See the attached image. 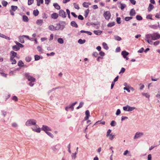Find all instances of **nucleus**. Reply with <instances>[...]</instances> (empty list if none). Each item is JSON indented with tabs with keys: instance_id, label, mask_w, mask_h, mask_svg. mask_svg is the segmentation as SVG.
I'll return each instance as SVG.
<instances>
[{
	"instance_id": "nucleus-24",
	"label": "nucleus",
	"mask_w": 160,
	"mask_h": 160,
	"mask_svg": "<svg viewBox=\"0 0 160 160\" xmlns=\"http://www.w3.org/2000/svg\"><path fill=\"white\" fill-rule=\"evenodd\" d=\"M24 37H23V35L22 36H20L19 37V41L21 43H23L24 42V40L23 39Z\"/></svg>"
},
{
	"instance_id": "nucleus-21",
	"label": "nucleus",
	"mask_w": 160,
	"mask_h": 160,
	"mask_svg": "<svg viewBox=\"0 0 160 160\" xmlns=\"http://www.w3.org/2000/svg\"><path fill=\"white\" fill-rule=\"evenodd\" d=\"M53 6L57 10H59L60 9V7L57 3H54Z\"/></svg>"
},
{
	"instance_id": "nucleus-63",
	"label": "nucleus",
	"mask_w": 160,
	"mask_h": 160,
	"mask_svg": "<svg viewBox=\"0 0 160 160\" xmlns=\"http://www.w3.org/2000/svg\"><path fill=\"white\" fill-rule=\"evenodd\" d=\"M98 55V53L97 52H93L92 55L95 57H97Z\"/></svg>"
},
{
	"instance_id": "nucleus-26",
	"label": "nucleus",
	"mask_w": 160,
	"mask_h": 160,
	"mask_svg": "<svg viewBox=\"0 0 160 160\" xmlns=\"http://www.w3.org/2000/svg\"><path fill=\"white\" fill-rule=\"evenodd\" d=\"M154 6H153L152 4L151 3L149 4V6L148 8V9L149 11H151L153 8Z\"/></svg>"
},
{
	"instance_id": "nucleus-5",
	"label": "nucleus",
	"mask_w": 160,
	"mask_h": 160,
	"mask_svg": "<svg viewBox=\"0 0 160 160\" xmlns=\"http://www.w3.org/2000/svg\"><path fill=\"white\" fill-rule=\"evenodd\" d=\"M103 15L105 19L107 20H108L110 19L111 16L110 12L109 11L105 12L104 13Z\"/></svg>"
},
{
	"instance_id": "nucleus-32",
	"label": "nucleus",
	"mask_w": 160,
	"mask_h": 160,
	"mask_svg": "<svg viewBox=\"0 0 160 160\" xmlns=\"http://www.w3.org/2000/svg\"><path fill=\"white\" fill-rule=\"evenodd\" d=\"M115 135H113L112 133H111L109 134V135L108 137H109V138L111 140H112L115 137Z\"/></svg>"
},
{
	"instance_id": "nucleus-23",
	"label": "nucleus",
	"mask_w": 160,
	"mask_h": 160,
	"mask_svg": "<svg viewBox=\"0 0 160 160\" xmlns=\"http://www.w3.org/2000/svg\"><path fill=\"white\" fill-rule=\"evenodd\" d=\"M0 37H1L2 38H5L7 39H8L9 40L10 39V38L9 37H7V36H5V35L2 34L1 33L0 34Z\"/></svg>"
},
{
	"instance_id": "nucleus-55",
	"label": "nucleus",
	"mask_w": 160,
	"mask_h": 160,
	"mask_svg": "<svg viewBox=\"0 0 160 160\" xmlns=\"http://www.w3.org/2000/svg\"><path fill=\"white\" fill-rule=\"evenodd\" d=\"M111 131L110 129H109L108 130L107 133V135L106 136L107 137H108L109 136V134H110V133L111 132Z\"/></svg>"
},
{
	"instance_id": "nucleus-12",
	"label": "nucleus",
	"mask_w": 160,
	"mask_h": 160,
	"mask_svg": "<svg viewBox=\"0 0 160 160\" xmlns=\"http://www.w3.org/2000/svg\"><path fill=\"white\" fill-rule=\"evenodd\" d=\"M58 17V14L57 13H53L51 15V17L52 18L56 19Z\"/></svg>"
},
{
	"instance_id": "nucleus-37",
	"label": "nucleus",
	"mask_w": 160,
	"mask_h": 160,
	"mask_svg": "<svg viewBox=\"0 0 160 160\" xmlns=\"http://www.w3.org/2000/svg\"><path fill=\"white\" fill-rule=\"evenodd\" d=\"M58 43L60 44H62L63 43V39L61 38H59L58 39Z\"/></svg>"
},
{
	"instance_id": "nucleus-7",
	"label": "nucleus",
	"mask_w": 160,
	"mask_h": 160,
	"mask_svg": "<svg viewBox=\"0 0 160 160\" xmlns=\"http://www.w3.org/2000/svg\"><path fill=\"white\" fill-rule=\"evenodd\" d=\"M59 15L60 16L62 17L63 18H65L66 17V12L62 9L59 10Z\"/></svg>"
},
{
	"instance_id": "nucleus-57",
	"label": "nucleus",
	"mask_w": 160,
	"mask_h": 160,
	"mask_svg": "<svg viewBox=\"0 0 160 160\" xmlns=\"http://www.w3.org/2000/svg\"><path fill=\"white\" fill-rule=\"evenodd\" d=\"M125 69L123 68H122L120 72H119V73L120 74L121 73H124L125 71Z\"/></svg>"
},
{
	"instance_id": "nucleus-41",
	"label": "nucleus",
	"mask_w": 160,
	"mask_h": 160,
	"mask_svg": "<svg viewBox=\"0 0 160 160\" xmlns=\"http://www.w3.org/2000/svg\"><path fill=\"white\" fill-rule=\"evenodd\" d=\"M120 5H121V10H122L123 9H124V8H125L126 6V4H123V3H121L120 4Z\"/></svg>"
},
{
	"instance_id": "nucleus-40",
	"label": "nucleus",
	"mask_w": 160,
	"mask_h": 160,
	"mask_svg": "<svg viewBox=\"0 0 160 160\" xmlns=\"http://www.w3.org/2000/svg\"><path fill=\"white\" fill-rule=\"evenodd\" d=\"M24 63L22 62L20 60L18 62V65L20 67H22L23 66Z\"/></svg>"
},
{
	"instance_id": "nucleus-51",
	"label": "nucleus",
	"mask_w": 160,
	"mask_h": 160,
	"mask_svg": "<svg viewBox=\"0 0 160 160\" xmlns=\"http://www.w3.org/2000/svg\"><path fill=\"white\" fill-rule=\"evenodd\" d=\"M116 122L114 121H112L110 123V125L112 126H115L116 125Z\"/></svg>"
},
{
	"instance_id": "nucleus-61",
	"label": "nucleus",
	"mask_w": 160,
	"mask_h": 160,
	"mask_svg": "<svg viewBox=\"0 0 160 160\" xmlns=\"http://www.w3.org/2000/svg\"><path fill=\"white\" fill-rule=\"evenodd\" d=\"M89 12V10L88 9H87L86 11H85V16L86 17H87Z\"/></svg>"
},
{
	"instance_id": "nucleus-31",
	"label": "nucleus",
	"mask_w": 160,
	"mask_h": 160,
	"mask_svg": "<svg viewBox=\"0 0 160 160\" xmlns=\"http://www.w3.org/2000/svg\"><path fill=\"white\" fill-rule=\"evenodd\" d=\"M102 46H103V48L106 49L108 50V47L106 43L105 42H103L102 44Z\"/></svg>"
},
{
	"instance_id": "nucleus-56",
	"label": "nucleus",
	"mask_w": 160,
	"mask_h": 160,
	"mask_svg": "<svg viewBox=\"0 0 160 160\" xmlns=\"http://www.w3.org/2000/svg\"><path fill=\"white\" fill-rule=\"evenodd\" d=\"M78 19L81 20H83L84 19V18H83V16L81 15H79L78 16Z\"/></svg>"
},
{
	"instance_id": "nucleus-46",
	"label": "nucleus",
	"mask_w": 160,
	"mask_h": 160,
	"mask_svg": "<svg viewBox=\"0 0 160 160\" xmlns=\"http://www.w3.org/2000/svg\"><path fill=\"white\" fill-rule=\"evenodd\" d=\"M49 136L50 137H51V138H53V134L51 133V132H46Z\"/></svg>"
},
{
	"instance_id": "nucleus-25",
	"label": "nucleus",
	"mask_w": 160,
	"mask_h": 160,
	"mask_svg": "<svg viewBox=\"0 0 160 160\" xmlns=\"http://www.w3.org/2000/svg\"><path fill=\"white\" fill-rule=\"evenodd\" d=\"M12 49L14 50L17 51L18 50L20 49V48L17 45H14L13 46Z\"/></svg>"
},
{
	"instance_id": "nucleus-44",
	"label": "nucleus",
	"mask_w": 160,
	"mask_h": 160,
	"mask_svg": "<svg viewBox=\"0 0 160 160\" xmlns=\"http://www.w3.org/2000/svg\"><path fill=\"white\" fill-rule=\"evenodd\" d=\"M152 17V15L151 14H148L146 18L148 19H150L152 20L153 19Z\"/></svg>"
},
{
	"instance_id": "nucleus-38",
	"label": "nucleus",
	"mask_w": 160,
	"mask_h": 160,
	"mask_svg": "<svg viewBox=\"0 0 160 160\" xmlns=\"http://www.w3.org/2000/svg\"><path fill=\"white\" fill-rule=\"evenodd\" d=\"M83 104L84 103L83 102H80V103H79V106L77 108V109H78L82 107L83 105Z\"/></svg>"
},
{
	"instance_id": "nucleus-18",
	"label": "nucleus",
	"mask_w": 160,
	"mask_h": 160,
	"mask_svg": "<svg viewBox=\"0 0 160 160\" xmlns=\"http://www.w3.org/2000/svg\"><path fill=\"white\" fill-rule=\"evenodd\" d=\"M10 61L12 64H15L16 63V61L14 59V58H10Z\"/></svg>"
},
{
	"instance_id": "nucleus-59",
	"label": "nucleus",
	"mask_w": 160,
	"mask_h": 160,
	"mask_svg": "<svg viewBox=\"0 0 160 160\" xmlns=\"http://www.w3.org/2000/svg\"><path fill=\"white\" fill-rule=\"evenodd\" d=\"M128 105H127L126 106H124L123 107V109L125 111H128Z\"/></svg>"
},
{
	"instance_id": "nucleus-27",
	"label": "nucleus",
	"mask_w": 160,
	"mask_h": 160,
	"mask_svg": "<svg viewBox=\"0 0 160 160\" xmlns=\"http://www.w3.org/2000/svg\"><path fill=\"white\" fill-rule=\"evenodd\" d=\"M33 14L35 16H38L39 14L38 11L37 9L34 10L33 12Z\"/></svg>"
},
{
	"instance_id": "nucleus-6",
	"label": "nucleus",
	"mask_w": 160,
	"mask_h": 160,
	"mask_svg": "<svg viewBox=\"0 0 160 160\" xmlns=\"http://www.w3.org/2000/svg\"><path fill=\"white\" fill-rule=\"evenodd\" d=\"M25 75L27 78V79L29 81H35V79L34 78L29 75V73H25Z\"/></svg>"
},
{
	"instance_id": "nucleus-3",
	"label": "nucleus",
	"mask_w": 160,
	"mask_h": 160,
	"mask_svg": "<svg viewBox=\"0 0 160 160\" xmlns=\"http://www.w3.org/2000/svg\"><path fill=\"white\" fill-rule=\"evenodd\" d=\"M145 40L148 43L151 45L152 44V34H148L145 36Z\"/></svg>"
},
{
	"instance_id": "nucleus-64",
	"label": "nucleus",
	"mask_w": 160,
	"mask_h": 160,
	"mask_svg": "<svg viewBox=\"0 0 160 160\" xmlns=\"http://www.w3.org/2000/svg\"><path fill=\"white\" fill-rule=\"evenodd\" d=\"M121 18H117V22L118 24H120L121 22L120 21Z\"/></svg>"
},
{
	"instance_id": "nucleus-29",
	"label": "nucleus",
	"mask_w": 160,
	"mask_h": 160,
	"mask_svg": "<svg viewBox=\"0 0 160 160\" xmlns=\"http://www.w3.org/2000/svg\"><path fill=\"white\" fill-rule=\"evenodd\" d=\"M78 43L80 44H82L86 42V40L85 39L82 40L81 39H79L78 40Z\"/></svg>"
},
{
	"instance_id": "nucleus-60",
	"label": "nucleus",
	"mask_w": 160,
	"mask_h": 160,
	"mask_svg": "<svg viewBox=\"0 0 160 160\" xmlns=\"http://www.w3.org/2000/svg\"><path fill=\"white\" fill-rule=\"evenodd\" d=\"M130 2L133 5H135L136 2L135 0H130Z\"/></svg>"
},
{
	"instance_id": "nucleus-33",
	"label": "nucleus",
	"mask_w": 160,
	"mask_h": 160,
	"mask_svg": "<svg viewBox=\"0 0 160 160\" xmlns=\"http://www.w3.org/2000/svg\"><path fill=\"white\" fill-rule=\"evenodd\" d=\"M93 32L95 34L97 35H99L102 33L101 31H98V30H95Z\"/></svg>"
},
{
	"instance_id": "nucleus-52",
	"label": "nucleus",
	"mask_w": 160,
	"mask_h": 160,
	"mask_svg": "<svg viewBox=\"0 0 160 160\" xmlns=\"http://www.w3.org/2000/svg\"><path fill=\"white\" fill-rule=\"evenodd\" d=\"M31 58L30 57H28L26 58V60L28 62H30L31 61Z\"/></svg>"
},
{
	"instance_id": "nucleus-8",
	"label": "nucleus",
	"mask_w": 160,
	"mask_h": 160,
	"mask_svg": "<svg viewBox=\"0 0 160 160\" xmlns=\"http://www.w3.org/2000/svg\"><path fill=\"white\" fill-rule=\"evenodd\" d=\"M143 135V134L142 132H137L134 137V139H135L136 138H138L142 136Z\"/></svg>"
},
{
	"instance_id": "nucleus-54",
	"label": "nucleus",
	"mask_w": 160,
	"mask_h": 160,
	"mask_svg": "<svg viewBox=\"0 0 160 160\" xmlns=\"http://www.w3.org/2000/svg\"><path fill=\"white\" fill-rule=\"evenodd\" d=\"M115 39L118 41H120L121 40V38L119 36H116L115 37Z\"/></svg>"
},
{
	"instance_id": "nucleus-53",
	"label": "nucleus",
	"mask_w": 160,
	"mask_h": 160,
	"mask_svg": "<svg viewBox=\"0 0 160 160\" xmlns=\"http://www.w3.org/2000/svg\"><path fill=\"white\" fill-rule=\"evenodd\" d=\"M132 18L131 17H126L125 18V21H129L130 20L132 19Z\"/></svg>"
},
{
	"instance_id": "nucleus-20",
	"label": "nucleus",
	"mask_w": 160,
	"mask_h": 160,
	"mask_svg": "<svg viewBox=\"0 0 160 160\" xmlns=\"http://www.w3.org/2000/svg\"><path fill=\"white\" fill-rule=\"evenodd\" d=\"M43 22V21L42 19L38 20L36 22V23L39 25L41 26Z\"/></svg>"
},
{
	"instance_id": "nucleus-49",
	"label": "nucleus",
	"mask_w": 160,
	"mask_h": 160,
	"mask_svg": "<svg viewBox=\"0 0 160 160\" xmlns=\"http://www.w3.org/2000/svg\"><path fill=\"white\" fill-rule=\"evenodd\" d=\"M35 59L36 61H37L40 59V57L37 55H36L34 56Z\"/></svg>"
},
{
	"instance_id": "nucleus-50",
	"label": "nucleus",
	"mask_w": 160,
	"mask_h": 160,
	"mask_svg": "<svg viewBox=\"0 0 160 160\" xmlns=\"http://www.w3.org/2000/svg\"><path fill=\"white\" fill-rule=\"evenodd\" d=\"M34 0H28V5H31L33 2Z\"/></svg>"
},
{
	"instance_id": "nucleus-28",
	"label": "nucleus",
	"mask_w": 160,
	"mask_h": 160,
	"mask_svg": "<svg viewBox=\"0 0 160 160\" xmlns=\"http://www.w3.org/2000/svg\"><path fill=\"white\" fill-rule=\"evenodd\" d=\"M11 10L14 12L18 9V7L17 6L12 5L11 6Z\"/></svg>"
},
{
	"instance_id": "nucleus-19",
	"label": "nucleus",
	"mask_w": 160,
	"mask_h": 160,
	"mask_svg": "<svg viewBox=\"0 0 160 160\" xmlns=\"http://www.w3.org/2000/svg\"><path fill=\"white\" fill-rule=\"evenodd\" d=\"M91 3L89 2H84L82 4V5L83 7L85 8H88L89 5H90Z\"/></svg>"
},
{
	"instance_id": "nucleus-11",
	"label": "nucleus",
	"mask_w": 160,
	"mask_h": 160,
	"mask_svg": "<svg viewBox=\"0 0 160 160\" xmlns=\"http://www.w3.org/2000/svg\"><path fill=\"white\" fill-rule=\"evenodd\" d=\"M17 53L13 51H11L10 53V58H14L17 57Z\"/></svg>"
},
{
	"instance_id": "nucleus-58",
	"label": "nucleus",
	"mask_w": 160,
	"mask_h": 160,
	"mask_svg": "<svg viewBox=\"0 0 160 160\" xmlns=\"http://www.w3.org/2000/svg\"><path fill=\"white\" fill-rule=\"evenodd\" d=\"M35 81H31V82H29V85L31 86H32L34 84V82Z\"/></svg>"
},
{
	"instance_id": "nucleus-45",
	"label": "nucleus",
	"mask_w": 160,
	"mask_h": 160,
	"mask_svg": "<svg viewBox=\"0 0 160 160\" xmlns=\"http://www.w3.org/2000/svg\"><path fill=\"white\" fill-rule=\"evenodd\" d=\"M12 99L15 102L17 101L18 100V98L15 96H13L12 98Z\"/></svg>"
},
{
	"instance_id": "nucleus-1",
	"label": "nucleus",
	"mask_w": 160,
	"mask_h": 160,
	"mask_svg": "<svg viewBox=\"0 0 160 160\" xmlns=\"http://www.w3.org/2000/svg\"><path fill=\"white\" fill-rule=\"evenodd\" d=\"M61 25L60 23H57V26L54 27L53 25H51L48 26V29L51 31H55L59 30L61 28Z\"/></svg>"
},
{
	"instance_id": "nucleus-35",
	"label": "nucleus",
	"mask_w": 160,
	"mask_h": 160,
	"mask_svg": "<svg viewBox=\"0 0 160 160\" xmlns=\"http://www.w3.org/2000/svg\"><path fill=\"white\" fill-rule=\"evenodd\" d=\"M73 5L74 7V8L77 9H79L80 8L79 7V5L78 4H77L76 3H73Z\"/></svg>"
},
{
	"instance_id": "nucleus-4",
	"label": "nucleus",
	"mask_w": 160,
	"mask_h": 160,
	"mask_svg": "<svg viewBox=\"0 0 160 160\" xmlns=\"http://www.w3.org/2000/svg\"><path fill=\"white\" fill-rule=\"evenodd\" d=\"M160 38V35L157 33H154L152 34V40H155Z\"/></svg>"
},
{
	"instance_id": "nucleus-13",
	"label": "nucleus",
	"mask_w": 160,
	"mask_h": 160,
	"mask_svg": "<svg viewBox=\"0 0 160 160\" xmlns=\"http://www.w3.org/2000/svg\"><path fill=\"white\" fill-rule=\"evenodd\" d=\"M86 117L84 118V119L85 120H88L89 117L90 116L89 115V111L88 110H87L85 112Z\"/></svg>"
},
{
	"instance_id": "nucleus-39",
	"label": "nucleus",
	"mask_w": 160,
	"mask_h": 160,
	"mask_svg": "<svg viewBox=\"0 0 160 160\" xmlns=\"http://www.w3.org/2000/svg\"><path fill=\"white\" fill-rule=\"evenodd\" d=\"M136 18L139 21L141 20L142 19V17L141 16L139 15H137L136 16Z\"/></svg>"
},
{
	"instance_id": "nucleus-16",
	"label": "nucleus",
	"mask_w": 160,
	"mask_h": 160,
	"mask_svg": "<svg viewBox=\"0 0 160 160\" xmlns=\"http://www.w3.org/2000/svg\"><path fill=\"white\" fill-rule=\"evenodd\" d=\"M22 20L24 22H28L29 20V19L27 16L26 15H23L22 16Z\"/></svg>"
},
{
	"instance_id": "nucleus-14",
	"label": "nucleus",
	"mask_w": 160,
	"mask_h": 160,
	"mask_svg": "<svg viewBox=\"0 0 160 160\" xmlns=\"http://www.w3.org/2000/svg\"><path fill=\"white\" fill-rule=\"evenodd\" d=\"M135 13L136 12L135 10L133 8L132 9L130 10L129 15L131 16H134L135 15Z\"/></svg>"
},
{
	"instance_id": "nucleus-47",
	"label": "nucleus",
	"mask_w": 160,
	"mask_h": 160,
	"mask_svg": "<svg viewBox=\"0 0 160 160\" xmlns=\"http://www.w3.org/2000/svg\"><path fill=\"white\" fill-rule=\"evenodd\" d=\"M160 43V41H157L153 43V45L155 46L158 45Z\"/></svg>"
},
{
	"instance_id": "nucleus-17",
	"label": "nucleus",
	"mask_w": 160,
	"mask_h": 160,
	"mask_svg": "<svg viewBox=\"0 0 160 160\" xmlns=\"http://www.w3.org/2000/svg\"><path fill=\"white\" fill-rule=\"evenodd\" d=\"M71 25L72 26L75 28L78 27V25L74 21H72L71 22Z\"/></svg>"
},
{
	"instance_id": "nucleus-30",
	"label": "nucleus",
	"mask_w": 160,
	"mask_h": 160,
	"mask_svg": "<svg viewBox=\"0 0 160 160\" xmlns=\"http://www.w3.org/2000/svg\"><path fill=\"white\" fill-rule=\"evenodd\" d=\"M37 5L38 6H40L41 4H42L43 2V0H37Z\"/></svg>"
},
{
	"instance_id": "nucleus-43",
	"label": "nucleus",
	"mask_w": 160,
	"mask_h": 160,
	"mask_svg": "<svg viewBox=\"0 0 160 160\" xmlns=\"http://www.w3.org/2000/svg\"><path fill=\"white\" fill-rule=\"evenodd\" d=\"M16 43L18 46L19 47V48H22L23 47V45L22 44L18 42H16Z\"/></svg>"
},
{
	"instance_id": "nucleus-62",
	"label": "nucleus",
	"mask_w": 160,
	"mask_h": 160,
	"mask_svg": "<svg viewBox=\"0 0 160 160\" xmlns=\"http://www.w3.org/2000/svg\"><path fill=\"white\" fill-rule=\"evenodd\" d=\"M120 113H121V111H120V110L119 109H117V112H116V114L117 115H118L120 114Z\"/></svg>"
},
{
	"instance_id": "nucleus-15",
	"label": "nucleus",
	"mask_w": 160,
	"mask_h": 160,
	"mask_svg": "<svg viewBox=\"0 0 160 160\" xmlns=\"http://www.w3.org/2000/svg\"><path fill=\"white\" fill-rule=\"evenodd\" d=\"M128 54L129 53L125 51H123L122 52V54L124 58H126V57H127V56L128 55Z\"/></svg>"
},
{
	"instance_id": "nucleus-22",
	"label": "nucleus",
	"mask_w": 160,
	"mask_h": 160,
	"mask_svg": "<svg viewBox=\"0 0 160 160\" xmlns=\"http://www.w3.org/2000/svg\"><path fill=\"white\" fill-rule=\"evenodd\" d=\"M142 94L143 96L145 97L146 98H147L149 99L150 96L149 94V93H148L142 92Z\"/></svg>"
},
{
	"instance_id": "nucleus-48",
	"label": "nucleus",
	"mask_w": 160,
	"mask_h": 160,
	"mask_svg": "<svg viewBox=\"0 0 160 160\" xmlns=\"http://www.w3.org/2000/svg\"><path fill=\"white\" fill-rule=\"evenodd\" d=\"M77 154V152H75L74 153H73L72 154V159H75V158H76V157Z\"/></svg>"
},
{
	"instance_id": "nucleus-10",
	"label": "nucleus",
	"mask_w": 160,
	"mask_h": 160,
	"mask_svg": "<svg viewBox=\"0 0 160 160\" xmlns=\"http://www.w3.org/2000/svg\"><path fill=\"white\" fill-rule=\"evenodd\" d=\"M35 126V128H32V130L37 132H40L41 131L40 128H39L38 126L37 125H36Z\"/></svg>"
},
{
	"instance_id": "nucleus-2",
	"label": "nucleus",
	"mask_w": 160,
	"mask_h": 160,
	"mask_svg": "<svg viewBox=\"0 0 160 160\" xmlns=\"http://www.w3.org/2000/svg\"><path fill=\"white\" fill-rule=\"evenodd\" d=\"M36 121L33 119H30L26 122L25 124L27 126H30L32 125H36Z\"/></svg>"
},
{
	"instance_id": "nucleus-9",
	"label": "nucleus",
	"mask_w": 160,
	"mask_h": 160,
	"mask_svg": "<svg viewBox=\"0 0 160 160\" xmlns=\"http://www.w3.org/2000/svg\"><path fill=\"white\" fill-rule=\"evenodd\" d=\"M42 129L46 132H48V131H51L52 130V129L48 126L44 125L42 126Z\"/></svg>"
},
{
	"instance_id": "nucleus-42",
	"label": "nucleus",
	"mask_w": 160,
	"mask_h": 160,
	"mask_svg": "<svg viewBox=\"0 0 160 160\" xmlns=\"http://www.w3.org/2000/svg\"><path fill=\"white\" fill-rule=\"evenodd\" d=\"M2 3L3 6L6 7L8 3L7 2L3 0L2 1Z\"/></svg>"
},
{
	"instance_id": "nucleus-36",
	"label": "nucleus",
	"mask_w": 160,
	"mask_h": 160,
	"mask_svg": "<svg viewBox=\"0 0 160 160\" xmlns=\"http://www.w3.org/2000/svg\"><path fill=\"white\" fill-rule=\"evenodd\" d=\"M134 109H135V108L133 107H131L129 106H128V111L130 112L133 111Z\"/></svg>"
},
{
	"instance_id": "nucleus-34",
	"label": "nucleus",
	"mask_w": 160,
	"mask_h": 160,
	"mask_svg": "<svg viewBox=\"0 0 160 160\" xmlns=\"http://www.w3.org/2000/svg\"><path fill=\"white\" fill-rule=\"evenodd\" d=\"M115 22H112L109 23H108L107 25V26L108 27H112L113 26H114L115 25Z\"/></svg>"
}]
</instances>
